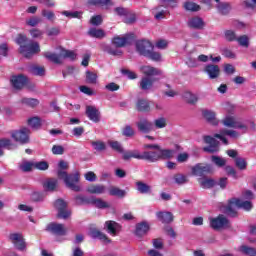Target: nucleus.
<instances>
[{
	"mask_svg": "<svg viewBox=\"0 0 256 256\" xmlns=\"http://www.w3.org/2000/svg\"><path fill=\"white\" fill-rule=\"evenodd\" d=\"M173 179L177 185H185V183H189V179L183 174H175Z\"/></svg>",
	"mask_w": 256,
	"mask_h": 256,
	"instance_id": "nucleus-53",
	"label": "nucleus"
},
{
	"mask_svg": "<svg viewBox=\"0 0 256 256\" xmlns=\"http://www.w3.org/2000/svg\"><path fill=\"white\" fill-rule=\"evenodd\" d=\"M15 147H17V145H15L13 141H11V139L9 138L0 139V157H3V155H5V152L3 151V149H8V151H11L12 149H15Z\"/></svg>",
	"mask_w": 256,
	"mask_h": 256,
	"instance_id": "nucleus-24",
	"label": "nucleus"
},
{
	"mask_svg": "<svg viewBox=\"0 0 256 256\" xmlns=\"http://www.w3.org/2000/svg\"><path fill=\"white\" fill-rule=\"evenodd\" d=\"M136 110L139 113H149L151 111V104H149L148 100L138 99L136 102Z\"/></svg>",
	"mask_w": 256,
	"mask_h": 256,
	"instance_id": "nucleus-26",
	"label": "nucleus"
},
{
	"mask_svg": "<svg viewBox=\"0 0 256 256\" xmlns=\"http://www.w3.org/2000/svg\"><path fill=\"white\" fill-rule=\"evenodd\" d=\"M45 197H47L45 192L35 191V192H32L30 196V201H32L33 203H42V201H45Z\"/></svg>",
	"mask_w": 256,
	"mask_h": 256,
	"instance_id": "nucleus-40",
	"label": "nucleus"
},
{
	"mask_svg": "<svg viewBox=\"0 0 256 256\" xmlns=\"http://www.w3.org/2000/svg\"><path fill=\"white\" fill-rule=\"evenodd\" d=\"M91 205L96 207V209H109L110 205L106 201L101 198H97L96 196H92Z\"/></svg>",
	"mask_w": 256,
	"mask_h": 256,
	"instance_id": "nucleus-34",
	"label": "nucleus"
},
{
	"mask_svg": "<svg viewBox=\"0 0 256 256\" xmlns=\"http://www.w3.org/2000/svg\"><path fill=\"white\" fill-rule=\"evenodd\" d=\"M154 83H155V79H152L149 77H143L140 81V89H142V91H149V89L153 87Z\"/></svg>",
	"mask_w": 256,
	"mask_h": 256,
	"instance_id": "nucleus-36",
	"label": "nucleus"
},
{
	"mask_svg": "<svg viewBox=\"0 0 256 256\" xmlns=\"http://www.w3.org/2000/svg\"><path fill=\"white\" fill-rule=\"evenodd\" d=\"M211 161L212 163H214V165H216V167H225V165H227V160H225L224 158L220 157V156H211Z\"/></svg>",
	"mask_w": 256,
	"mask_h": 256,
	"instance_id": "nucleus-49",
	"label": "nucleus"
},
{
	"mask_svg": "<svg viewBox=\"0 0 256 256\" xmlns=\"http://www.w3.org/2000/svg\"><path fill=\"white\" fill-rule=\"evenodd\" d=\"M204 143L209 145L203 148L205 153H217L219 151V142L215 138L204 136Z\"/></svg>",
	"mask_w": 256,
	"mask_h": 256,
	"instance_id": "nucleus-13",
	"label": "nucleus"
},
{
	"mask_svg": "<svg viewBox=\"0 0 256 256\" xmlns=\"http://www.w3.org/2000/svg\"><path fill=\"white\" fill-rule=\"evenodd\" d=\"M21 103L23 105H27L28 107H31L34 109V107H37L39 105V101L35 98H22Z\"/></svg>",
	"mask_w": 256,
	"mask_h": 256,
	"instance_id": "nucleus-50",
	"label": "nucleus"
},
{
	"mask_svg": "<svg viewBox=\"0 0 256 256\" xmlns=\"http://www.w3.org/2000/svg\"><path fill=\"white\" fill-rule=\"evenodd\" d=\"M46 231L57 237H65V235H67V228H65V225L57 222L49 223L46 226Z\"/></svg>",
	"mask_w": 256,
	"mask_h": 256,
	"instance_id": "nucleus-9",
	"label": "nucleus"
},
{
	"mask_svg": "<svg viewBox=\"0 0 256 256\" xmlns=\"http://www.w3.org/2000/svg\"><path fill=\"white\" fill-rule=\"evenodd\" d=\"M109 195H111L112 197H119L120 199H123V197L127 195V192L120 189L119 187L111 186L109 188Z\"/></svg>",
	"mask_w": 256,
	"mask_h": 256,
	"instance_id": "nucleus-38",
	"label": "nucleus"
},
{
	"mask_svg": "<svg viewBox=\"0 0 256 256\" xmlns=\"http://www.w3.org/2000/svg\"><path fill=\"white\" fill-rule=\"evenodd\" d=\"M184 97H185V99H187V103H189V105H195V103H197V101H199V97H197V95H195L191 92H186Z\"/></svg>",
	"mask_w": 256,
	"mask_h": 256,
	"instance_id": "nucleus-55",
	"label": "nucleus"
},
{
	"mask_svg": "<svg viewBox=\"0 0 256 256\" xmlns=\"http://www.w3.org/2000/svg\"><path fill=\"white\" fill-rule=\"evenodd\" d=\"M136 187H137V191H139V193H141L142 195H147L151 193V186L145 182H142V181L136 182Z\"/></svg>",
	"mask_w": 256,
	"mask_h": 256,
	"instance_id": "nucleus-37",
	"label": "nucleus"
},
{
	"mask_svg": "<svg viewBox=\"0 0 256 256\" xmlns=\"http://www.w3.org/2000/svg\"><path fill=\"white\" fill-rule=\"evenodd\" d=\"M41 15H42V17H45V19H47L51 23L55 22V19H56L55 12H53L51 10L43 9L41 12Z\"/></svg>",
	"mask_w": 256,
	"mask_h": 256,
	"instance_id": "nucleus-51",
	"label": "nucleus"
},
{
	"mask_svg": "<svg viewBox=\"0 0 256 256\" xmlns=\"http://www.w3.org/2000/svg\"><path fill=\"white\" fill-rule=\"evenodd\" d=\"M44 57L48 59V61H51L52 63H55L56 65H61V54H56L53 52H46L44 54Z\"/></svg>",
	"mask_w": 256,
	"mask_h": 256,
	"instance_id": "nucleus-41",
	"label": "nucleus"
},
{
	"mask_svg": "<svg viewBox=\"0 0 256 256\" xmlns=\"http://www.w3.org/2000/svg\"><path fill=\"white\" fill-rule=\"evenodd\" d=\"M202 115L204 119H206V121L210 123V125H219V121L215 117V112L209 111V110H203Z\"/></svg>",
	"mask_w": 256,
	"mask_h": 256,
	"instance_id": "nucleus-33",
	"label": "nucleus"
},
{
	"mask_svg": "<svg viewBox=\"0 0 256 256\" xmlns=\"http://www.w3.org/2000/svg\"><path fill=\"white\" fill-rule=\"evenodd\" d=\"M154 126L156 127V129H165V127H167V119H165L164 117H160L154 120Z\"/></svg>",
	"mask_w": 256,
	"mask_h": 256,
	"instance_id": "nucleus-58",
	"label": "nucleus"
},
{
	"mask_svg": "<svg viewBox=\"0 0 256 256\" xmlns=\"http://www.w3.org/2000/svg\"><path fill=\"white\" fill-rule=\"evenodd\" d=\"M204 73L208 75L209 79H219L221 68H219V65L208 64L204 67Z\"/></svg>",
	"mask_w": 256,
	"mask_h": 256,
	"instance_id": "nucleus-16",
	"label": "nucleus"
},
{
	"mask_svg": "<svg viewBox=\"0 0 256 256\" xmlns=\"http://www.w3.org/2000/svg\"><path fill=\"white\" fill-rule=\"evenodd\" d=\"M137 129L140 133H151L154 130L153 122L149 121L147 118H142L136 123Z\"/></svg>",
	"mask_w": 256,
	"mask_h": 256,
	"instance_id": "nucleus-15",
	"label": "nucleus"
},
{
	"mask_svg": "<svg viewBox=\"0 0 256 256\" xmlns=\"http://www.w3.org/2000/svg\"><path fill=\"white\" fill-rule=\"evenodd\" d=\"M188 26L191 29H203V27H205V22L200 17H194L188 21Z\"/></svg>",
	"mask_w": 256,
	"mask_h": 256,
	"instance_id": "nucleus-31",
	"label": "nucleus"
},
{
	"mask_svg": "<svg viewBox=\"0 0 256 256\" xmlns=\"http://www.w3.org/2000/svg\"><path fill=\"white\" fill-rule=\"evenodd\" d=\"M62 15H64V17H70V19H81L83 15V12H79V11H74V12H69L67 10L62 12Z\"/></svg>",
	"mask_w": 256,
	"mask_h": 256,
	"instance_id": "nucleus-54",
	"label": "nucleus"
},
{
	"mask_svg": "<svg viewBox=\"0 0 256 256\" xmlns=\"http://www.w3.org/2000/svg\"><path fill=\"white\" fill-rule=\"evenodd\" d=\"M11 138L20 145H27L31 143V130L27 127H22L19 130H13L11 133Z\"/></svg>",
	"mask_w": 256,
	"mask_h": 256,
	"instance_id": "nucleus-5",
	"label": "nucleus"
},
{
	"mask_svg": "<svg viewBox=\"0 0 256 256\" xmlns=\"http://www.w3.org/2000/svg\"><path fill=\"white\" fill-rule=\"evenodd\" d=\"M141 73L146 77H155L157 75H163V71L159 70V68H155L153 66H141Z\"/></svg>",
	"mask_w": 256,
	"mask_h": 256,
	"instance_id": "nucleus-22",
	"label": "nucleus"
},
{
	"mask_svg": "<svg viewBox=\"0 0 256 256\" xmlns=\"http://www.w3.org/2000/svg\"><path fill=\"white\" fill-rule=\"evenodd\" d=\"M89 235L90 237H92V239H99L100 241H103V243H111V239H109V237L105 233L101 232L96 228H91L89 231Z\"/></svg>",
	"mask_w": 256,
	"mask_h": 256,
	"instance_id": "nucleus-21",
	"label": "nucleus"
},
{
	"mask_svg": "<svg viewBox=\"0 0 256 256\" xmlns=\"http://www.w3.org/2000/svg\"><path fill=\"white\" fill-rule=\"evenodd\" d=\"M122 135L124 137H133L135 135V130H133V127H131V125H126L122 129Z\"/></svg>",
	"mask_w": 256,
	"mask_h": 256,
	"instance_id": "nucleus-61",
	"label": "nucleus"
},
{
	"mask_svg": "<svg viewBox=\"0 0 256 256\" xmlns=\"http://www.w3.org/2000/svg\"><path fill=\"white\" fill-rule=\"evenodd\" d=\"M202 189H212V187H215L217 185V181L211 178H205L200 182Z\"/></svg>",
	"mask_w": 256,
	"mask_h": 256,
	"instance_id": "nucleus-46",
	"label": "nucleus"
},
{
	"mask_svg": "<svg viewBox=\"0 0 256 256\" xmlns=\"http://www.w3.org/2000/svg\"><path fill=\"white\" fill-rule=\"evenodd\" d=\"M240 251L241 253H243L244 255H248V256H256V249L253 247H249L247 245H242L240 246Z\"/></svg>",
	"mask_w": 256,
	"mask_h": 256,
	"instance_id": "nucleus-52",
	"label": "nucleus"
},
{
	"mask_svg": "<svg viewBox=\"0 0 256 256\" xmlns=\"http://www.w3.org/2000/svg\"><path fill=\"white\" fill-rule=\"evenodd\" d=\"M9 239L18 251H25L27 249V243L25 242V238H23V234L12 233Z\"/></svg>",
	"mask_w": 256,
	"mask_h": 256,
	"instance_id": "nucleus-11",
	"label": "nucleus"
},
{
	"mask_svg": "<svg viewBox=\"0 0 256 256\" xmlns=\"http://www.w3.org/2000/svg\"><path fill=\"white\" fill-rule=\"evenodd\" d=\"M29 34L31 35L32 39H43V31L39 28H33L29 30Z\"/></svg>",
	"mask_w": 256,
	"mask_h": 256,
	"instance_id": "nucleus-57",
	"label": "nucleus"
},
{
	"mask_svg": "<svg viewBox=\"0 0 256 256\" xmlns=\"http://www.w3.org/2000/svg\"><path fill=\"white\" fill-rule=\"evenodd\" d=\"M30 73H32V75H37L39 77H43V75H45V67L38 66V65H32L30 67Z\"/></svg>",
	"mask_w": 256,
	"mask_h": 256,
	"instance_id": "nucleus-47",
	"label": "nucleus"
},
{
	"mask_svg": "<svg viewBox=\"0 0 256 256\" xmlns=\"http://www.w3.org/2000/svg\"><path fill=\"white\" fill-rule=\"evenodd\" d=\"M103 23V17L101 15L92 16L90 19V24L95 27H99Z\"/></svg>",
	"mask_w": 256,
	"mask_h": 256,
	"instance_id": "nucleus-63",
	"label": "nucleus"
},
{
	"mask_svg": "<svg viewBox=\"0 0 256 256\" xmlns=\"http://www.w3.org/2000/svg\"><path fill=\"white\" fill-rule=\"evenodd\" d=\"M208 173H213V166L211 164L198 163L192 168V174L197 177H203Z\"/></svg>",
	"mask_w": 256,
	"mask_h": 256,
	"instance_id": "nucleus-12",
	"label": "nucleus"
},
{
	"mask_svg": "<svg viewBox=\"0 0 256 256\" xmlns=\"http://www.w3.org/2000/svg\"><path fill=\"white\" fill-rule=\"evenodd\" d=\"M149 223L147 222H140L138 224H136V229L134 232V235H136V237H138L139 239H142V237H145V235H147V233H149Z\"/></svg>",
	"mask_w": 256,
	"mask_h": 256,
	"instance_id": "nucleus-19",
	"label": "nucleus"
},
{
	"mask_svg": "<svg viewBox=\"0 0 256 256\" xmlns=\"http://www.w3.org/2000/svg\"><path fill=\"white\" fill-rule=\"evenodd\" d=\"M43 188L46 191H55L57 189V179L49 178L43 182Z\"/></svg>",
	"mask_w": 256,
	"mask_h": 256,
	"instance_id": "nucleus-39",
	"label": "nucleus"
},
{
	"mask_svg": "<svg viewBox=\"0 0 256 256\" xmlns=\"http://www.w3.org/2000/svg\"><path fill=\"white\" fill-rule=\"evenodd\" d=\"M93 196H85L83 194H77L74 196V203L77 206L91 205Z\"/></svg>",
	"mask_w": 256,
	"mask_h": 256,
	"instance_id": "nucleus-25",
	"label": "nucleus"
},
{
	"mask_svg": "<svg viewBox=\"0 0 256 256\" xmlns=\"http://www.w3.org/2000/svg\"><path fill=\"white\" fill-rule=\"evenodd\" d=\"M230 225L231 222L223 214H220L210 220V227L213 228L214 231H221V229H227L228 227H230Z\"/></svg>",
	"mask_w": 256,
	"mask_h": 256,
	"instance_id": "nucleus-7",
	"label": "nucleus"
},
{
	"mask_svg": "<svg viewBox=\"0 0 256 256\" xmlns=\"http://www.w3.org/2000/svg\"><path fill=\"white\" fill-rule=\"evenodd\" d=\"M154 46L151 41L148 40H138L136 41V51L139 53V55H142V57H146L149 55L150 51H153Z\"/></svg>",
	"mask_w": 256,
	"mask_h": 256,
	"instance_id": "nucleus-10",
	"label": "nucleus"
},
{
	"mask_svg": "<svg viewBox=\"0 0 256 256\" xmlns=\"http://www.w3.org/2000/svg\"><path fill=\"white\" fill-rule=\"evenodd\" d=\"M34 168L38 169V171H47L49 169V163L47 161L35 162Z\"/></svg>",
	"mask_w": 256,
	"mask_h": 256,
	"instance_id": "nucleus-60",
	"label": "nucleus"
},
{
	"mask_svg": "<svg viewBox=\"0 0 256 256\" xmlns=\"http://www.w3.org/2000/svg\"><path fill=\"white\" fill-rule=\"evenodd\" d=\"M97 73L92 71H86V83L89 85H97Z\"/></svg>",
	"mask_w": 256,
	"mask_h": 256,
	"instance_id": "nucleus-45",
	"label": "nucleus"
},
{
	"mask_svg": "<svg viewBox=\"0 0 256 256\" xmlns=\"http://www.w3.org/2000/svg\"><path fill=\"white\" fill-rule=\"evenodd\" d=\"M216 9L220 15L227 16L231 13V3L222 2L216 5Z\"/></svg>",
	"mask_w": 256,
	"mask_h": 256,
	"instance_id": "nucleus-30",
	"label": "nucleus"
},
{
	"mask_svg": "<svg viewBox=\"0 0 256 256\" xmlns=\"http://www.w3.org/2000/svg\"><path fill=\"white\" fill-rule=\"evenodd\" d=\"M88 35L94 39H103L105 37V31L103 29L90 28Z\"/></svg>",
	"mask_w": 256,
	"mask_h": 256,
	"instance_id": "nucleus-42",
	"label": "nucleus"
},
{
	"mask_svg": "<svg viewBox=\"0 0 256 256\" xmlns=\"http://www.w3.org/2000/svg\"><path fill=\"white\" fill-rule=\"evenodd\" d=\"M28 125L29 127H31L32 129H41V118L35 116L32 117L30 119H28Z\"/></svg>",
	"mask_w": 256,
	"mask_h": 256,
	"instance_id": "nucleus-48",
	"label": "nucleus"
},
{
	"mask_svg": "<svg viewBox=\"0 0 256 256\" xmlns=\"http://www.w3.org/2000/svg\"><path fill=\"white\" fill-rule=\"evenodd\" d=\"M232 203L239 209H244V211H251L253 209V203L251 201H241V199L233 198Z\"/></svg>",
	"mask_w": 256,
	"mask_h": 256,
	"instance_id": "nucleus-29",
	"label": "nucleus"
},
{
	"mask_svg": "<svg viewBox=\"0 0 256 256\" xmlns=\"http://www.w3.org/2000/svg\"><path fill=\"white\" fill-rule=\"evenodd\" d=\"M122 159L124 161H129L130 159H137L138 161H143V153L139 150H130L123 153Z\"/></svg>",
	"mask_w": 256,
	"mask_h": 256,
	"instance_id": "nucleus-23",
	"label": "nucleus"
},
{
	"mask_svg": "<svg viewBox=\"0 0 256 256\" xmlns=\"http://www.w3.org/2000/svg\"><path fill=\"white\" fill-rule=\"evenodd\" d=\"M17 45L20 46L19 53L23 55L26 59H31L33 55L41 51V47L38 42L29 41L27 35L19 34L16 38Z\"/></svg>",
	"mask_w": 256,
	"mask_h": 256,
	"instance_id": "nucleus-4",
	"label": "nucleus"
},
{
	"mask_svg": "<svg viewBox=\"0 0 256 256\" xmlns=\"http://www.w3.org/2000/svg\"><path fill=\"white\" fill-rule=\"evenodd\" d=\"M86 116L93 123H99L101 121V112L95 106H86Z\"/></svg>",
	"mask_w": 256,
	"mask_h": 256,
	"instance_id": "nucleus-17",
	"label": "nucleus"
},
{
	"mask_svg": "<svg viewBox=\"0 0 256 256\" xmlns=\"http://www.w3.org/2000/svg\"><path fill=\"white\" fill-rule=\"evenodd\" d=\"M33 167H35V163L33 162H24L23 164L20 165V169L24 173H29L33 171Z\"/></svg>",
	"mask_w": 256,
	"mask_h": 256,
	"instance_id": "nucleus-59",
	"label": "nucleus"
},
{
	"mask_svg": "<svg viewBox=\"0 0 256 256\" xmlns=\"http://www.w3.org/2000/svg\"><path fill=\"white\" fill-rule=\"evenodd\" d=\"M87 193L90 195H103L107 191V187L103 184H90L86 188Z\"/></svg>",
	"mask_w": 256,
	"mask_h": 256,
	"instance_id": "nucleus-20",
	"label": "nucleus"
},
{
	"mask_svg": "<svg viewBox=\"0 0 256 256\" xmlns=\"http://www.w3.org/2000/svg\"><path fill=\"white\" fill-rule=\"evenodd\" d=\"M178 5H179V1L177 0H161L160 5L154 8V11H159L161 7H164L165 9H176Z\"/></svg>",
	"mask_w": 256,
	"mask_h": 256,
	"instance_id": "nucleus-28",
	"label": "nucleus"
},
{
	"mask_svg": "<svg viewBox=\"0 0 256 256\" xmlns=\"http://www.w3.org/2000/svg\"><path fill=\"white\" fill-rule=\"evenodd\" d=\"M235 166L240 169V171H245L247 169V160L245 158L238 157L235 159Z\"/></svg>",
	"mask_w": 256,
	"mask_h": 256,
	"instance_id": "nucleus-56",
	"label": "nucleus"
},
{
	"mask_svg": "<svg viewBox=\"0 0 256 256\" xmlns=\"http://www.w3.org/2000/svg\"><path fill=\"white\" fill-rule=\"evenodd\" d=\"M224 36H225L226 41H229V42L237 41V35L235 34V31H233V30H226L224 32Z\"/></svg>",
	"mask_w": 256,
	"mask_h": 256,
	"instance_id": "nucleus-62",
	"label": "nucleus"
},
{
	"mask_svg": "<svg viewBox=\"0 0 256 256\" xmlns=\"http://www.w3.org/2000/svg\"><path fill=\"white\" fill-rule=\"evenodd\" d=\"M232 201H233V198L228 201V205L226 207H224L223 213L225 215H227L228 217L235 218V217H238L239 214L237 213V210H235V208H233V205H235V204Z\"/></svg>",
	"mask_w": 256,
	"mask_h": 256,
	"instance_id": "nucleus-32",
	"label": "nucleus"
},
{
	"mask_svg": "<svg viewBox=\"0 0 256 256\" xmlns=\"http://www.w3.org/2000/svg\"><path fill=\"white\" fill-rule=\"evenodd\" d=\"M60 57L63 59H70V61H75V59H77V54L75 51L62 48L60 51Z\"/></svg>",
	"mask_w": 256,
	"mask_h": 256,
	"instance_id": "nucleus-43",
	"label": "nucleus"
},
{
	"mask_svg": "<svg viewBox=\"0 0 256 256\" xmlns=\"http://www.w3.org/2000/svg\"><path fill=\"white\" fill-rule=\"evenodd\" d=\"M142 152V161H148V163H157V161H167L173 157L174 150L163 149L159 144H145Z\"/></svg>",
	"mask_w": 256,
	"mask_h": 256,
	"instance_id": "nucleus-1",
	"label": "nucleus"
},
{
	"mask_svg": "<svg viewBox=\"0 0 256 256\" xmlns=\"http://www.w3.org/2000/svg\"><path fill=\"white\" fill-rule=\"evenodd\" d=\"M223 126L224 127H230L232 129H244L247 131V125L235 121V117L233 116H227L222 120Z\"/></svg>",
	"mask_w": 256,
	"mask_h": 256,
	"instance_id": "nucleus-14",
	"label": "nucleus"
},
{
	"mask_svg": "<svg viewBox=\"0 0 256 256\" xmlns=\"http://www.w3.org/2000/svg\"><path fill=\"white\" fill-rule=\"evenodd\" d=\"M183 8L185 9V11H190L191 13H196L197 11H201V6L190 0H187L184 2Z\"/></svg>",
	"mask_w": 256,
	"mask_h": 256,
	"instance_id": "nucleus-35",
	"label": "nucleus"
},
{
	"mask_svg": "<svg viewBox=\"0 0 256 256\" xmlns=\"http://www.w3.org/2000/svg\"><path fill=\"white\" fill-rule=\"evenodd\" d=\"M54 207L58 211V219H69L71 217V210L67 209V203L63 199H57L54 202Z\"/></svg>",
	"mask_w": 256,
	"mask_h": 256,
	"instance_id": "nucleus-8",
	"label": "nucleus"
},
{
	"mask_svg": "<svg viewBox=\"0 0 256 256\" xmlns=\"http://www.w3.org/2000/svg\"><path fill=\"white\" fill-rule=\"evenodd\" d=\"M88 5H93L94 7H107L113 5L111 0H89Z\"/></svg>",
	"mask_w": 256,
	"mask_h": 256,
	"instance_id": "nucleus-44",
	"label": "nucleus"
},
{
	"mask_svg": "<svg viewBox=\"0 0 256 256\" xmlns=\"http://www.w3.org/2000/svg\"><path fill=\"white\" fill-rule=\"evenodd\" d=\"M10 82L14 89H23V87H27V89H35V84L29 82V78L24 74H18L11 77Z\"/></svg>",
	"mask_w": 256,
	"mask_h": 256,
	"instance_id": "nucleus-6",
	"label": "nucleus"
},
{
	"mask_svg": "<svg viewBox=\"0 0 256 256\" xmlns=\"http://www.w3.org/2000/svg\"><path fill=\"white\" fill-rule=\"evenodd\" d=\"M105 228L107 233L112 235V237L117 236L119 231H121L122 227L121 224L117 223L116 221L113 220H108L105 222Z\"/></svg>",
	"mask_w": 256,
	"mask_h": 256,
	"instance_id": "nucleus-18",
	"label": "nucleus"
},
{
	"mask_svg": "<svg viewBox=\"0 0 256 256\" xmlns=\"http://www.w3.org/2000/svg\"><path fill=\"white\" fill-rule=\"evenodd\" d=\"M58 167V179H62L68 189L75 191V193H79L81 191V186L79 185V181H81V175L79 172L67 174V172L63 171L65 169H69V164H67L65 160H61L58 164Z\"/></svg>",
	"mask_w": 256,
	"mask_h": 256,
	"instance_id": "nucleus-2",
	"label": "nucleus"
},
{
	"mask_svg": "<svg viewBox=\"0 0 256 256\" xmlns=\"http://www.w3.org/2000/svg\"><path fill=\"white\" fill-rule=\"evenodd\" d=\"M157 217L161 223L169 225V223H173L175 217L171 212H157Z\"/></svg>",
	"mask_w": 256,
	"mask_h": 256,
	"instance_id": "nucleus-27",
	"label": "nucleus"
},
{
	"mask_svg": "<svg viewBox=\"0 0 256 256\" xmlns=\"http://www.w3.org/2000/svg\"><path fill=\"white\" fill-rule=\"evenodd\" d=\"M131 41H133V34H127L123 37L115 36L112 39V44L116 47L113 48L109 44H102L101 49L104 53H108V55H112L113 57H121L123 55V51L119 50L121 47H125V45H131Z\"/></svg>",
	"mask_w": 256,
	"mask_h": 256,
	"instance_id": "nucleus-3",
	"label": "nucleus"
},
{
	"mask_svg": "<svg viewBox=\"0 0 256 256\" xmlns=\"http://www.w3.org/2000/svg\"><path fill=\"white\" fill-rule=\"evenodd\" d=\"M151 61L159 62L161 61V53L150 50L149 55L146 56Z\"/></svg>",
	"mask_w": 256,
	"mask_h": 256,
	"instance_id": "nucleus-64",
	"label": "nucleus"
}]
</instances>
